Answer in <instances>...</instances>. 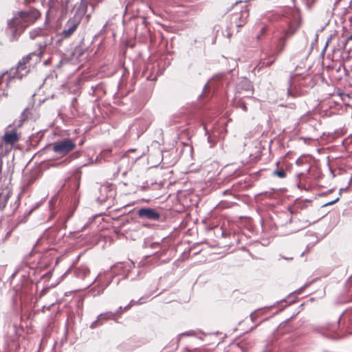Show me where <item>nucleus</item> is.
<instances>
[{
  "mask_svg": "<svg viewBox=\"0 0 352 352\" xmlns=\"http://www.w3.org/2000/svg\"><path fill=\"white\" fill-rule=\"evenodd\" d=\"M348 40H351L352 41V34L349 36Z\"/></svg>",
  "mask_w": 352,
  "mask_h": 352,
  "instance_id": "18",
  "label": "nucleus"
},
{
  "mask_svg": "<svg viewBox=\"0 0 352 352\" xmlns=\"http://www.w3.org/2000/svg\"><path fill=\"white\" fill-rule=\"evenodd\" d=\"M44 34V30L42 28H36L30 32V37L32 39H34L38 36H43Z\"/></svg>",
  "mask_w": 352,
  "mask_h": 352,
  "instance_id": "7",
  "label": "nucleus"
},
{
  "mask_svg": "<svg viewBox=\"0 0 352 352\" xmlns=\"http://www.w3.org/2000/svg\"><path fill=\"white\" fill-rule=\"evenodd\" d=\"M129 306L125 307L124 309H126Z\"/></svg>",
  "mask_w": 352,
  "mask_h": 352,
  "instance_id": "20",
  "label": "nucleus"
},
{
  "mask_svg": "<svg viewBox=\"0 0 352 352\" xmlns=\"http://www.w3.org/2000/svg\"><path fill=\"white\" fill-rule=\"evenodd\" d=\"M305 203H302V201H296V205L299 207L300 209L303 208V205Z\"/></svg>",
  "mask_w": 352,
  "mask_h": 352,
  "instance_id": "12",
  "label": "nucleus"
},
{
  "mask_svg": "<svg viewBox=\"0 0 352 352\" xmlns=\"http://www.w3.org/2000/svg\"><path fill=\"white\" fill-rule=\"evenodd\" d=\"M40 16V12L36 9L28 12H19L8 22V25L15 35L18 32L21 33L25 28L34 23Z\"/></svg>",
  "mask_w": 352,
  "mask_h": 352,
  "instance_id": "1",
  "label": "nucleus"
},
{
  "mask_svg": "<svg viewBox=\"0 0 352 352\" xmlns=\"http://www.w3.org/2000/svg\"><path fill=\"white\" fill-rule=\"evenodd\" d=\"M274 174L280 178H284L286 177L285 172L282 169L274 171Z\"/></svg>",
  "mask_w": 352,
  "mask_h": 352,
  "instance_id": "9",
  "label": "nucleus"
},
{
  "mask_svg": "<svg viewBox=\"0 0 352 352\" xmlns=\"http://www.w3.org/2000/svg\"><path fill=\"white\" fill-rule=\"evenodd\" d=\"M97 322H98L97 320H96V321H95V322H94L92 323V324L91 325V327H92V328L96 327V323H97Z\"/></svg>",
  "mask_w": 352,
  "mask_h": 352,
  "instance_id": "13",
  "label": "nucleus"
},
{
  "mask_svg": "<svg viewBox=\"0 0 352 352\" xmlns=\"http://www.w3.org/2000/svg\"><path fill=\"white\" fill-rule=\"evenodd\" d=\"M21 126V121H19V123L14 126H12L11 124L8 125L5 130L3 135L0 139L1 145L5 144L12 148L21 139V133L18 131V129Z\"/></svg>",
  "mask_w": 352,
  "mask_h": 352,
  "instance_id": "2",
  "label": "nucleus"
},
{
  "mask_svg": "<svg viewBox=\"0 0 352 352\" xmlns=\"http://www.w3.org/2000/svg\"><path fill=\"white\" fill-rule=\"evenodd\" d=\"M346 189H347V187H346V188H340V192H339V193H340V195L341 194V192H343V190H346Z\"/></svg>",
  "mask_w": 352,
  "mask_h": 352,
  "instance_id": "15",
  "label": "nucleus"
},
{
  "mask_svg": "<svg viewBox=\"0 0 352 352\" xmlns=\"http://www.w3.org/2000/svg\"><path fill=\"white\" fill-rule=\"evenodd\" d=\"M34 56L36 57V54L35 53L29 54L19 60L15 68V71L13 72V74H15V77L21 79L28 74L32 66L31 60Z\"/></svg>",
  "mask_w": 352,
  "mask_h": 352,
  "instance_id": "3",
  "label": "nucleus"
},
{
  "mask_svg": "<svg viewBox=\"0 0 352 352\" xmlns=\"http://www.w3.org/2000/svg\"><path fill=\"white\" fill-rule=\"evenodd\" d=\"M10 192H8L7 194L3 197V200L0 201V210H2L6 207L7 202L10 197Z\"/></svg>",
  "mask_w": 352,
  "mask_h": 352,
  "instance_id": "8",
  "label": "nucleus"
},
{
  "mask_svg": "<svg viewBox=\"0 0 352 352\" xmlns=\"http://www.w3.org/2000/svg\"><path fill=\"white\" fill-rule=\"evenodd\" d=\"M285 35L287 36L289 35V32H285Z\"/></svg>",
  "mask_w": 352,
  "mask_h": 352,
  "instance_id": "19",
  "label": "nucleus"
},
{
  "mask_svg": "<svg viewBox=\"0 0 352 352\" xmlns=\"http://www.w3.org/2000/svg\"><path fill=\"white\" fill-rule=\"evenodd\" d=\"M243 111H246V106L245 104H243Z\"/></svg>",
  "mask_w": 352,
  "mask_h": 352,
  "instance_id": "16",
  "label": "nucleus"
},
{
  "mask_svg": "<svg viewBox=\"0 0 352 352\" xmlns=\"http://www.w3.org/2000/svg\"><path fill=\"white\" fill-rule=\"evenodd\" d=\"M76 146L75 142L69 138L56 142L53 146V151L61 155H65Z\"/></svg>",
  "mask_w": 352,
  "mask_h": 352,
  "instance_id": "4",
  "label": "nucleus"
},
{
  "mask_svg": "<svg viewBox=\"0 0 352 352\" xmlns=\"http://www.w3.org/2000/svg\"><path fill=\"white\" fill-rule=\"evenodd\" d=\"M79 23L80 21L77 18L69 19L65 25V28L61 32V36L64 38L69 37L76 30Z\"/></svg>",
  "mask_w": 352,
  "mask_h": 352,
  "instance_id": "5",
  "label": "nucleus"
},
{
  "mask_svg": "<svg viewBox=\"0 0 352 352\" xmlns=\"http://www.w3.org/2000/svg\"><path fill=\"white\" fill-rule=\"evenodd\" d=\"M113 316V314H111V313H107V314H101L99 316H98V320H100V319H107L110 317Z\"/></svg>",
  "mask_w": 352,
  "mask_h": 352,
  "instance_id": "10",
  "label": "nucleus"
},
{
  "mask_svg": "<svg viewBox=\"0 0 352 352\" xmlns=\"http://www.w3.org/2000/svg\"><path fill=\"white\" fill-rule=\"evenodd\" d=\"M339 200V197L336 198V199L333 200V201H331L327 204H325L324 206H330V205H332L335 203H336Z\"/></svg>",
  "mask_w": 352,
  "mask_h": 352,
  "instance_id": "11",
  "label": "nucleus"
},
{
  "mask_svg": "<svg viewBox=\"0 0 352 352\" xmlns=\"http://www.w3.org/2000/svg\"><path fill=\"white\" fill-rule=\"evenodd\" d=\"M346 189H347V187H346V188H340V192H339V193H340V195L341 194V192H343V190H346Z\"/></svg>",
  "mask_w": 352,
  "mask_h": 352,
  "instance_id": "14",
  "label": "nucleus"
},
{
  "mask_svg": "<svg viewBox=\"0 0 352 352\" xmlns=\"http://www.w3.org/2000/svg\"><path fill=\"white\" fill-rule=\"evenodd\" d=\"M243 14V15L248 16V13H247V12H246V11L243 12V14Z\"/></svg>",
  "mask_w": 352,
  "mask_h": 352,
  "instance_id": "17",
  "label": "nucleus"
},
{
  "mask_svg": "<svg viewBox=\"0 0 352 352\" xmlns=\"http://www.w3.org/2000/svg\"><path fill=\"white\" fill-rule=\"evenodd\" d=\"M138 215L141 218H145L150 220H158L160 214L152 208H141L138 210Z\"/></svg>",
  "mask_w": 352,
  "mask_h": 352,
  "instance_id": "6",
  "label": "nucleus"
}]
</instances>
